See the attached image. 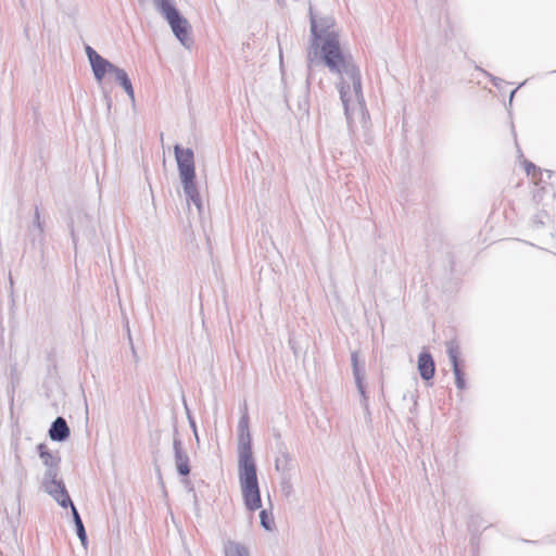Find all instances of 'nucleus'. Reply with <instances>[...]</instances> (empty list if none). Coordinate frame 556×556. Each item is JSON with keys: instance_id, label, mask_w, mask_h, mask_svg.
Returning <instances> with one entry per match:
<instances>
[{"instance_id": "1", "label": "nucleus", "mask_w": 556, "mask_h": 556, "mask_svg": "<svg viewBox=\"0 0 556 556\" xmlns=\"http://www.w3.org/2000/svg\"><path fill=\"white\" fill-rule=\"evenodd\" d=\"M308 16L311 23L308 79L319 58L330 72L340 75L338 88L349 128L353 130L357 123L366 125L368 111L363 94L361 72L352 56L344 54L341 50L334 17L316 13L312 5L308 8Z\"/></svg>"}, {"instance_id": "2", "label": "nucleus", "mask_w": 556, "mask_h": 556, "mask_svg": "<svg viewBox=\"0 0 556 556\" xmlns=\"http://www.w3.org/2000/svg\"><path fill=\"white\" fill-rule=\"evenodd\" d=\"M238 476L245 508L250 511L257 510L262 501L250 433H239Z\"/></svg>"}, {"instance_id": "3", "label": "nucleus", "mask_w": 556, "mask_h": 556, "mask_svg": "<svg viewBox=\"0 0 556 556\" xmlns=\"http://www.w3.org/2000/svg\"><path fill=\"white\" fill-rule=\"evenodd\" d=\"M37 452L42 464L46 467L41 485L61 507L67 508L71 504V497L60 475L61 457L59 452H51L45 443L37 445Z\"/></svg>"}, {"instance_id": "4", "label": "nucleus", "mask_w": 556, "mask_h": 556, "mask_svg": "<svg viewBox=\"0 0 556 556\" xmlns=\"http://www.w3.org/2000/svg\"><path fill=\"white\" fill-rule=\"evenodd\" d=\"M155 10L167 21L175 37L180 43L190 49L193 39L190 36V24L176 9L172 0H153Z\"/></svg>"}, {"instance_id": "5", "label": "nucleus", "mask_w": 556, "mask_h": 556, "mask_svg": "<svg viewBox=\"0 0 556 556\" xmlns=\"http://www.w3.org/2000/svg\"><path fill=\"white\" fill-rule=\"evenodd\" d=\"M175 159L179 172L181 184L195 180L194 153L189 148H181L179 144L174 147Z\"/></svg>"}, {"instance_id": "6", "label": "nucleus", "mask_w": 556, "mask_h": 556, "mask_svg": "<svg viewBox=\"0 0 556 556\" xmlns=\"http://www.w3.org/2000/svg\"><path fill=\"white\" fill-rule=\"evenodd\" d=\"M85 51L97 81H101L106 74H113L114 70L117 67L116 65L101 56L90 46H86Z\"/></svg>"}, {"instance_id": "7", "label": "nucleus", "mask_w": 556, "mask_h": 556, "mask_svg": "<svg viewBox=\"0 0 556 556\" xmlns=\"http://www.w3.org/2000/svg\"><path fill=\"white\" fill-rule=\"evenodd\" d=\"M173 448L178 473L180 476H188L190 473L189 456L184 450L181 440L177 437V428L174 429Z\"/></svg>"}, {"instance_id": "8", "label": "nucleus", "mask_w": 556, "mask_h": 556, "mask_svg": "<svg viewBox=\"0 0 556 556\" xmlns=\"http://www.w3.org/2000/svg\"><path fill=\"white\" fill-rule=\"evenodd\" d=\"M351 362H352L353 376L355 379V383H356L357 390L362 396V405L365 408V410L368 412V397H367L365 384H364L365 374H364V368L359 367L357 352L352 353Z\"/></svg>"}, {"instance_id": "9", "label": "nucleus", "mask_w": 556, "mask_h": 556, "mask_svg": "<svg viewBox=\"0 0 556 556\" xmlns=\"http://www.w3.org/2000/svg\"><path fill=\"white\" fill-rule=\"evenodd\" d=\"M71 434L66 420L63 417H58L49 429V437L52 441L63 442Z\"/></svg>"}, {"instance_id": "10", "label": "nucleus", "mask_w": 556, "mask_h": 556, "mask_svg": "<svg viewBox=\"0 0 556 556\" xmlns=\"http://www.w3.org/2000/svg\"><path fill=\"white\" fill-rule=\"evenodd\" d=\"M418 370L424 380H430L434 376L435 366L430 353L421 352L418 356Z\"/></svg>"}, {"instance_id": "11", "label": "nucleus", "mask_w": 556, "mask_h": 556, "mask_svg": "<svg viewBox=\"0 0 556 556\" xmlns=\"http://www.w3.org/2000/svg\"><path fill=\"white\" fill-rule=\"evenodd\" d=\"M184 192L186 194L187 201L197 206L199 212L202 211V201L200 193L197 188L195 180L187 184H182Z\"/></svg>"}, {"instance_id": "12", "label": "nucleus", "mask_w": 556, "mask_h": 556, "mask_svg": "<svg viewBox=\"0 0 556 556\" xmlns=\"http://www.w3.org/2000/svg\"><path fill=\"white\" fill-rule=\"evenodd\" d=\"M225 556H250V552L243 544L228 540L224 543Z\"/></svg>"}, {"instance_id": "13", "label": "nucleus", "mask_w": 556, "mask_h": 556, "mask_svg": "<svg viewBox=\"0 0 556 556\" xmlns=\"http://www.w3.org/2000/svg\"><path fill=\"white\" fill-rule=\"evenodd\" d=\"M68 507H71V510H72L73 520H74V523H75L77 536L79 538L81 544L86 547V545H87V533H86L83 520H81V518L79 516V513L76 509V507H75V505L73 504L72 501H71V504H68Z\"/></svg>"}, {"instance_id": "14", "label": "nucleus", "mask_w": 556, "mask_h": 556, "mask_svg": "<svg viewBox=\"0 0 556 556\" xmlns=\"http://www.w3.org/2000/svg\"><path fill=\"white\" fill-rule=\"evenodd\" d=\"M290 462H291V456L290 454L283 450V451H279V455L277 456L276 460H275V468L277 471L279 472H287L290 470Z\"/></svg>"}, {"instance_id": "15", "label": "nucleus", "mask_w": 556, "mask_h": 556, "mask_svg": "<svg viewBox=\"0 0 556 556\" xmlns=\"http://www.w3.org/2000/svg\"><path fill=\"white\" fill-rule=\"evenodd\" d=\"M446 352H447L448 358L452 363V366H455V364H459L458 359H459L460 351H459V345L455 340H451V341L446 342Z\"/></svg>"}, {"instance_id": "16", "label": "nucleus", "mask_w": 556, "mask_h": 556, "mask_svg": "<svg viewBox=\"0 0 556 556\" xmlns=\"http://www.w3.org/2000/svg\"><path fill=\"white\" fill-rule=\"evenodd\" d=\"M31 232L34 233V236L39 238H42L45 233V227L42 222L40 220V212L38 207L35 208Z\"/></svg>"}, {"instance_id": "17", "label": "nucleus", "mask_w": 556, "mask_h": 556, "mask_svg": "<svg viewBox=\"0 0 556 556\" xmlns=\"http://www.w3.org/2000/svg\"><path fill=\"white\" fill-rule=\"evenodd\" d=\"M452 367H453V372L455 376L456 387L459 390H464L466 388V381H465V377H464L465 375H464L463 370L460 369L459 364H455V366H452Z\"/></svg>"}, {"instance_id": "18", "label": "nucleus", "mask_w": 556, "mask_h": 556, "mask_svg": "<svg viewBox=\"0 0 556 556\" xmlns=\"http://www.w3.org/2000/svg\"><path fill=\"white\" fill-rule=\"evenodd\" d=\"M260 519H261V526L265 530H268V531L273 530L274 518H273V516L270 514H268V511L266 509L261 510Z\"/></svg>"}, {"instance_id": "19", "label": "nucleus", "mask_w": 556, "mask_h": 556, "mask_svg": "<svg viewBox=\"0 0 556 556\" xmlns=\"http://www.w3.org/2000/svg\"><path fill=\"white\" fill-rule=\"evenodd\" d=\"M16 467H15V480L18 485H22L24 479L26 478V470L21 464V457L18 455L15 456Z\"/></svg>"}, {"instance_id": "20", "label": "nucleus", "mask_w": 556, "mask_h": 556, "mask_svg": "<svg viewBox=\"0 0 556 556\" xmlns=\"http://www.w3.org/2000/svg\"><path fill=\"white\" fill-rule=\"evenodd\" d=\"M112 75H114L116 81L122 87H125L126 85H128V81H130L128 74L123 68L116 67Z\"/></svg>"}, {"instance_id": "21", "label": "nucleus", "mask_w": 556, "mask_h": 556, "mask_svg": "<svg viewBox=\"0 0 556 556\" xmlns=\"http://www.w3.org/2000/svg\"><path fill=\"white\" fill-rule=\"evenodd\" d=\"M238 432L239 433H250V429H249V416H248V413L245 412L240 420H239V424H238Z\"/></svg>"}, {"instance_id": "22", "label": "nucleus", "mask_w": 556, "mask_h": 556, "mask_svg": "<svg viewBox=\"0 0 556 556\" xmlns=\"http://www.w3.org/2000/svg\"><path fill=\"white\" fill-rule=\"evenodd\" d=\"M123 89L125 90L127 96L130 98V100L134 102L135 101V92H134V88H132L131 81H128V85L123 87Z\"/></svg>"}, {"instance_id": "23", "label": "nucleus", "mask_w": 556, "mask_h": 556, "mask_svg": "<svg viewBox=\"0 0 556 556\" xmlns=\"http://www.w3.org/2000/svg\"><path fill=\"white\" fill-rule=\"evenodd\" d=\"M525 170L530 175L532 172L536 170V167L533 163L525 161Z\"/></svg>"}, {"instance_id": "24", "label": "nucleus", "mask_w": 556, "mask_h": 556, "mask_svg": "<svg viewBox=\"0 0 556 556\" xmlns=\"http://www.w3.org/2000/svg\"><path fill=\"white\" fill-rule=\"evenodd\" d=\"M190 425H191V428L193 429V432H194V435H195L197 440H199L198 432H197V427H195L194 421L190 420Z\"/></svg>"}, {"instance_id": "25", "label": "nucleus", "mask_w": 556, "mask_h": 556, "mask_svg": "<svg viewBox=\"0 0 556 556\" xmlns=\"http://www.w3.org/2000/svg\"><path fill=\"white\" fill-rule=\"evenodd\" d=\"M515 92H516V90L511 91L510 98L514 97Z\"/></svg>"}]
</instances>
